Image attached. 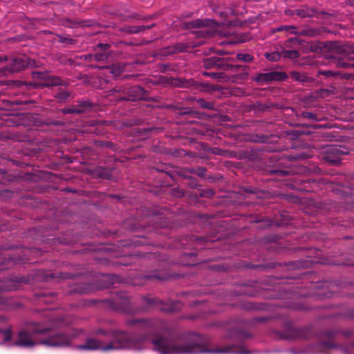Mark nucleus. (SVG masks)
<instances>
[{
	"mask_svg": "<svg viewBox=\"0 0 354 354\" xmlns=\"http://www.w3.org/2000/svg\"><path fill=\"white\" fill-rule=\"evenodd\" d=\"M50 295L55 296V292H51Z\"/></svg>",
	"mask_w": 354,
	"mask_h": 354,
	"instance_id": "c03bdc74",
	"label": "nucleus"
},
{
	"mask_svg": "<svg viewBox=\"0 0 354 354\" xmlns=\"http://www.w3.org/2000/svg\"><path fill=\"white\" fill-rule=\"evenodd\" d=\"M290 76L293 80L302 82H308L309 79L305 74L296 71L292 72Z\"/></svg>",
	"mask_w": 354,
	"mask_h": 354,
	"instance_id": "b1692460",
	"label": "nucleus"
},
{
	"mask_svg": "<svg viewBox=\"0 0 354 354\" xmlns=\"http://www.w3.org/2000/svg\"><path fill=\"white\" fill-rule=\"evenodd\" d=\"M322 74L324 75H326V76H329V75H333V73L330 71H323L321 72Z\"/></svg>",
	"mask_w": 354,
	"mask_h": 354,
	"instance_id": "ea45409f",
	"label": "nucleus"
},
{
	"mask_svg": "<svg viewBox=\"0 0 354 354\" xmlns=\"http://www.w3.org/2000/svg\"><path fill=\"white\" fill-rule=\"evenodd\" d=\"M202 44L201 41L189 43H180L177 44L176 50L179 52L187 51L189 48H194Z\"/></svg>",
	"mask_w": 354,
	"mask_h": 354,
	"instance_id": "aec40b11",
	"label": "nucleus"
},
{
	"mask_svg": "<svg viewBox=\"0 0 354 354\" xmlns=\"http://www.w3.org/2000/svg\"><path fill=\"white\" fill-rule=\"evenodd\" d=\"M345 336L354 337V330H347L344 333Z\"/></svg>",
	"mask_w": 354,
	"mask_h": 354,
	"instance_id": "58836bf2",
	"label": "nucleus"
},
{
	"mask_svg": "<svg viewBox=\"0 0 354 354\" xmlns=\"http://www.w3.org/2000/svg\"><path fill=\"white\" fill-rule=\"evenodd\" d=\"M92 106L93 104L90 101H82L73 108L63 109L62 113L64 114L83 113L88 111Z\"/></svg>",
	"mask_w": 354,
	"mask_h": 354,
	"instance_id": "2eb2a0df",
	"label": "nucleus"
},
{
	"mask_svg": "<svg viewBox=\"0 0 354 354\" xmlns=\"http://www.w3.org/2000/svg\"><path fill=\"white\" fill-rule=\"evenodd\" d=\"M70 94L68 92L66 91H60L57 94V98L61 101V102H63V101H65L68 99V97H69Z\"/></svg>",
	"mask_w": 354,
	"mask_h": 354,
	"instance_id": "7c9ffc66",
	"label": "nucleus"
},
{
	"mask_svg": "<svg viewBox=\"0 0 354 354\" xmlns=\"http://www.w3.org/2000/svg\"><path fill=\"white\" fill-rule=\"evenodd\" d=\"M198 102V104L203 108H205L207 109H213V104L209 102H206L203 99H200Z\"/></svg>",
	"mask_w": 354,
	"mask_h": 354,
	"instance_id": "2f4dec72",
	"label": "nucleus"
},
{
	"mask_svg": "<svg viewBox=\"0 0 354 354\" xmlns=\"http://www.w3.org/2000/svg\"><path fill=\"white\" fill-rule=\"evenodd\" d=\"M34 80H41L39 83L41 86L53 87L59 85H66L64 81L57 76L49 75L47 71H34L32 73Z\"/></svg>",
	"mask_w": 354,
	"mask_h": 354,
	"instance_id": "9b49d317",
	"label": "nucleus"
},
{
	"mask_svg": "<svg viewBox=\"0 0 354 354\" xmlns=\"http://www.w3.org/2000/svg\"><path fill=\"white\" fill-rule=\"evenodd\" d=\"M145 277L147 279H156L161 280V281L166 279L165 277L161 276L160 274H158V273H155V274H151V275H146Z\"/></svg>",
	"mask_w": 354,
	"mask_h": 354,
	"instance_id": "72a5a7b5",
	"label": "nucleus"
},
{
	"mask_svg": "<svg viewBox=\"0 0 354 354\" xmlns=\"http://www.w3.org/2000/svg\"><path fill=\"white\" fill-rule=\"evenodd\" d=\"M281 55L283 57L295 59L299 57V53L295 50H283Z\"/></svg>",
	"mask_w": 354,
	"mask_h": 354,
	"instance_id": "a878e982",
	"label": "nucleus"
},
{
	"mask_svg": "<svg viewBox=\"0 0 354 354\" xmlns=\"http://www.w3.org/2000/svg\"><path fill=\"white\" fill-rule=\"evenodd\" d=\"M124 324L134 330L99 327L75 348L105 353L123 350L142 352L151 344L158 354H248L246 348L234 344L210 348L209 339L197 333L164 334L160 331L161 323L158 319L128 318Z\"/></svg>",
	"mask_w": 354,
	"mask_h": 354,
	"instance_id": "f257e3e1",
	"label": "nucleus"
},
{
	"mask_svg": "<svg viewBox=\"0 0 354 354\" xmlns=\"http://www.w3.org/2000/svg\"><path fill=\"white\" fill-rule=\"evenodd\" d=\"M276 335L279 339L286 340L306 338L307 337L305 328H297L291 325H287L283 330L277 331Z\"/></svg>",
	"mask_w": 354,
	"mask_h": 354,
	"instance_id": "f8f14e48",
	"label": "nucleus"
},
{
	"mask_svg": "<svg viewBox=\"0 0 354 354\" xmlns=\"http://www.w3.org/2000/svg\"><path fill=\"white\" fill-rule=\"evenodd\" d=\"M295 13L301 17H310V14L308 13V10L303 8L295 10Z\"/></svg>",
	"mask_w": 354,
	"mask_h": 354,
	"instance_id": "473e14b6",
	"label": "nucleus"
},
{
	"mask_svg": "<svg viewBox=\"0 0 354 354\" xmlns=\"http://www.w3.org/2000/svg\"><path fill=\"white\" fill-rule=\"evenodd\" d=\"M16 260L10 254H6V251L0 250V270L7 269L10 268L11 262H15Z\"/></svg>",
	"mask_w": 354,
	"mask_h": 354,
	"instance_id": "f3484780",
	"label": "nucleus"
},
{
	"mask_svg": "<svg viewBox=\"0 0 354 354\" xmlns=\"http://www.w3.org/2000/svg\"><path fill=\"white\" fill-rule=\"evenodd\" d=\"M334 46L336 47L337 55L333 56V62L339 68H354V44Z\"/></svg>",
	"mask_w": 354,
	"mask_h": 354,
	"instance_id": "39448f33",
	"label": "nucleus"
},
{
	"mask_svg": "<svg viewBox=\"0 0 354 354\" xmlns=\"http://www.w3.org/2000/svg\"><path fill=\"white\" fill-rule=\"evenodd\" d=\"M113 92H121L122 96L118 97V100L136 101L145 100L147 96V91L140 86H131L123 88H115Z\"/></svg>",
	"mask_w": 354,
	"mask_h": 354,
	"instance_id": "6e6552de",
	"label": "nucleus"
},
{
	"mask_svg": "<svg viewBox=\"0 0 354 354\" xmlns=\"http://www.w3.org/2000/svg\"><path fill=\"white\" fill-rule=\"evenodd\" d=\"M295 29H296V28H295V27H294V26H284V27H283V28H279V30H291V32H295L294 31V30H295Z\"/></svg>",
	"mask_w": 354,
	"mask_h": 354,
	"instance_id": "e433bc0d",
	"label": "nucleus"
},
{
	"mask_svg": "<svg viewBox=\"0 0 354 354\" xmlns=\"http://www.w3.org/2000/svg\"><path fill=\"white\" fill-rule=\"evenodd\" d=\"M108 57V55L106 52L95 53V55L87 54L84 55L85 59H88L89 61H92L93 59L97 61H103L106 59Z\"/></svg>",
	"mask_w": 354,
	"mask_h": 354,
	"instance_id": "412c9836",
	"label": "nucleus"
},
{
	"mask_svg": "<svg viewBox=\"0 0 354 354\" xmlns=\"http://www.w3.org/2000/svg\"><path fill=\"white\" fill-rule=\"evenodd\" d=\"M25 277H13L0 281V295L6 291H12L19 288V284L26 283ZM0 305L2 309L9 310L18 306L17 301L11 298H6L0 295Z\"/></svg>",
	"mask_w": 354,
	"mask_h": 354,
	"instance_id": "7ed1b4c3",
	"label": "nucleus"
},
{
	"mask_svg": "<svg viewBox=\"0 0 354 354\" xmlns=\"http://www.w3.org/2000/svg\"><path fill=\"white\" fill-rule=\"evenodd\" d=\"M143 302L146 305L145 310L150 308H156L161 311L173 312L179 310L182 307V304L178 301L163 302L160 299L151 297H143Z\"/></svg>",
	"mask_w": 354,
	"mask_h": 354,
	"instance_id": "0eeeda50",
	"label": "nucleus"
},
{
	"mask_svg": "<svg viewBox=\"0 0 354 354\" xmlns=\"http://www.w3.org/2000/svg\"><path fill=\"white\" fill-rule=\"evenodd\" d=\"M304 116L306 118H308V119H316V115L314 113H310V112L304 113Z\"/></svg>",
	"mask_w": 354,
	"mask_h": 354,
	"instance_id": "f704fd0d",
	"label": "nucleus"
},
{
	"mask_svg": "<svg viewBox=\"0 0 354 354\" xmlns=\"http://www.w3.org/2000/svg\"><path fill=\"white\" fill-rule=\"evenodd\" d=\"M97 176L100 178L111 179V176H112L111 170H109L108 169H105V168L100 167L97 170Z\"/></svg>",
	"mask_w": 354,
	"mask_h": 354,
	"instance_id": "4be33fe9",
	"label": "nucleus"
},
{
	"mask_svg": "<svg viewBox=\"0 0 354 354\" xmlns=\"http://www.w3.org/2000/svg\"><path fill=\"white\" fill-rule=\"evenodd\" d=\"M62 39V42H65V43H70L71 44L72 41H73V39H66V38H61Z\"/></svg>",
	"mask_w": 354,
	"mask_h": 354,
	"instance_id": "a19ab883",
	"label": "nucleus"
},
{
	"mask_svg": "<svg viewBox=\"0 0 354 354\" xmlns=\"http://www.w3.org/2000/svg\"><path fill=\"white\" fill-rule=\"evenodd\" d=\"M212 151L214 154H217V155H223L224 154V151L218 147L214 148Z\"/></svg>",
	"mask_w": 354,
	"mask_h": 354,
	"instance_id": "c9c22d12",
	"label": "nucleus"
},
{
	"mask_svg": "<svg viewBox=\"0 0 354 354\" xmlns=\"http://www.w3.org/2000/svg\"><path fill=\"white\" fill-rule=\"evenodd\" d=\"M98 47L103 50H106V48H109V45L107 44H100Z\"/></svg>",
	"mask_w": 354,
	"mask_h": 354,
	"instance_id": "4c0bfd02",
	"label": "nucleus"
},
{
	"mask_svg": "<svg viewBox=\"0 0 354 354\" xmlns=\"http://www.w3.org/2000/svg\"><path fill=\"white\" fill-rule=\"evenodd\" d=\"M326 154L324 159L333 165H337L341 162V156L347 153V151L345 148L334 145L330 146L326 149Z\"/></svg>",
	"mask_w": 354,
	"mask_h": 354,
	"instance_id": "4468645a",
	"label": "nucleus"
},
{
	"mask_svg": "<svg viewBox=\"0 0 354 354\" xmlns=\"http://www.w3.org/2000/svg\"><path fill=\"white\" fill-rule=\"evenodd\" d=\"M189 112H190V111H184V112H183L182 113H183V114H187V113H189Z\"/></svg>",
	"mask_w": 354,
	"mask_h": 354,
	"instance_id": "37998d69",
	"label": "nucleus"
},
{
	"mask_svg": "<svg viewBox=\"0 0 354 354\" xmlns=\"http://www.w3.org/2000/svg\"><path fill=\"white\" fill-rule=\"evenodd\" d=\"M311 156L308 153H306L305 152H301V153H297L296 156H289V158L290 160H292V159H295V160H297V159H300V160H304V159H306V158H310Z\"/></svg>",
	"mask_w": 354,
	"mask_h": 354,
	"instance_id": "c756f323",
	"label": "nucleus"
},
{
	"mask_svg": "<svg viewBox=\"0 0 354 354\" xmlns=\"http://www.w3.org/2000/svg\"><path fill=\"white\" fill-rule=\"evenodd\" d=\"M248 337H249V334L248 333L241 332L237 330L231 331L227 335L228 339L238 342H242L245 338Z\"/></svg>",
	"mask_w": 354,
	"mask_h": 354,
	"instance_id": "a211bd4d",
	"label": "nucleus"
},
{
	"mask_svg": "<svg viewBox=\"0 0 354 354\" xmlns=\"http://www.w3.org/2000/svg\"><path fill=\"white\" fill-rule=\"evenodd\" d=\"M111 305L115 310L127 314H134L137 310L131 305L129 296L126 292H119L111 301Z\"/></svg>",
	"mask_w": 354,
	"mask_h": 354,
	"instance_id": "1a4fd4ad",
	"label": "nucleus"
},
{
	"mask_svg": "<svg viewBox=\"0 0 354 354\" xmlns=\"http://www.w3.org/2000/svg\"><path fill=\"white\" fill-rule=\"evenodd\" d=\"M236 58L239 61H243L245 62H250L252 59V56L248 53H238L236 55Z\"/></svg>",
	"mask_w": 354,
	"mask_h": 354,
	"instance_id": "cd10ccee",
	"label": "nucleus"
},
{
	"mask_svg": "<svg viewBox=\"0 0 354 354\" xmlns=\"http://www.w3.org/2000/svg\"><path fill=\"white\" fill-rule=\"evenodd\" d=\"M335 332L328 330L326 333V339L322 340L314 348L315 353H324L330 349L339 348L343 354H352L354 343L351 345L340 346L334 342Z\"/></svg>",
	"mask_w": 354,
	"mask_h": 354,
	"instance_id": "423d86ee",
	"label": "nucleus"
},
{
	"mask_svg": "<svg viewBox=\"0 0 354 354\" xmlns=\"http://www.w3.org/2000/svg\"><path fill=\"white\" fill-rule=\"evenodd\" d=\"M276 172L280 173L282 176L288 175L289 171L287 170L275 171Z\"/></svg>",
	"mask_w": 354,
	"mask_h": 354,
	"instance_id": "79ce46f5",
	"label": "nucleus"
},
{
	"mask_svg": "<svg viewBox=\"0 0 354 354\" xmlns=\"http://www.w3.org/2000/svg\"><path fill=\"white\" fill-rule=\"evenodd\" d=\"M214 22L210 19H196L188 22L183 23V28L185 29L196 28L191 34L190 38L196 37L198 39L212 37L214 35L212 26Z\"/></svg>",
	"mask_w": 354,
	"mask_h": 354,
	"instance_id": "20e7f679",
	"label": "nucleus"
},
{
	"mask_svg": "<svg viewBox=\"0 0 354 354\" xmlns=\"http://www.w3.org/2000/svg\"><path fill=\"white\" fill-rule=\"evenodd\" d=\"M153 26H154V24H152L150 26H132L131 28L130 32H131L133 33H138L140 31L145 30L146 29L151 28Z\"/></svg>",
	"mask_w": 354,
	"mask_h": 354,
	"instance_id": "bb28decb",
	"label": "nucleus"
},
{
	"mask_svg": "<svg viewBox=\"0 0 354 354\" xmlns=\"http://www.w3.org/2000/svg\"><path fill=\"white\" fill-rule=\"evenodd\" d=\"M92 290L89 286L86 284H79L77 285L73 289V292L80 293V294H86L90 292Z\"/></svg>",
	"mask_w": 354,
	"mask_h": 354,
	"instance_id": "5701e85b",
	"label": "nucleus"
},
{
	"mask_svg": "<svg viewBox=\"0 0 354 354\" xmlns=\"http://www.w3.org/2000/svg\"><path fill=\"white\" fill-rule=\"evenodd\" d=\"M46 316L48 319L45 322L28 323L18 332L17 339L14 342H10L12 337L10 328H0V335L3 338L0 345L8 344L9 346L31 348L41 344L50 347H65L71 345L75 340L80 339L84 335V331L79 329L62 332L59 329L64 324L62 319L48 313ZM6 320L5 317L0 315V322Z\"/></svg>",
	"mask_w": 354,
	"mask_h": 354,
	"instance_id": "f03ea898",
	"label": "nucleus"
},
{
	"mask_svg": "<svg viewBox=\"0 0 354 354\" xmlns=\"http://www.w3.org/2000/svg\"><path fill=\"white\" fill-rule=\"evenodd\" d=\"M287 78V75L283 72L272 71L266 73H261L257 77L259 82L279 81Z\"/></svg>",
	"mask_w": 354,
	"mask_h": 354,
	"instance_id": "dca6fc26",
	"label": "nucleus"
},
{
	"mask_svg": "<svg viewBox=\"0 0 354 354\" xmlns=\"http://www.w3.org/2000/svg\"><path fill=\"white\" fill-rule=\"evenodd\" d=\"M34 62L26 56H19L12 59L8 68H3L0 71L1 75H6L7 71L15 73L24 70L28 66H32Z\"/></svg>",
	"mask_w": 354,
	"mask_h": 354,
	"instance_id": "9d476101",
	"label": "nucleus"
},
{
	"mask_svg": "<svg viewBox=\"0 0 354 354\" xmlns=\"http://www.w3.org/2000/svg\"><path fill=\"white\" fill-rule=\"evenodd\" d=\"M281 56H282L281 53L280 54L278 52H272L270 53H266V57L268 60L276 62L278 61Z\"/></svg>",
	"mask_w": 354,
	"mask_h": 354,
	"instance_id": "c85d7f7f",
	"label": "nucleus"
},
{
	"mask_svg": "<svg viewBox=\"0 0 354 354\" xmlns=\"http://www.w3.org/2000/svg\"><path fill=\"white\" fill-rule=\"evenodd\" d=\"M3 60V58L0 57V62Z\"/></svg>",
	"mask_w": 354,
	"mask_h": 354,
	"instance_id": "a18cd8bd",
	"label": "nucleus"
},
{
	"mask_svg": "<svg viewBox=\"0 0 354 354\" xmlns=\"http://www.w3.org/2000/svg\"><path fill=\"white\" fill-rule=\"evenodd\" d=\"M203 75L213 79L223 80L226 78V75L223 72H204Z\"/></svg>",
	"mask_w": 354,
	"mask_h": 354,
	"instance_id": "393cba45",
	"label": "nucleus"
},
{
	"mask_svg": "<svg viewBox=\"0 0 354 354\" xmlns=\"http://www.w3.org/2000/svg\"><path fill=\"white\" fill-rule=\"evenodd\" d=\"M124 64H115L106 68L107 73H111L113 76L117 77L120 75L124 70Z\"/></svg>",
	"mask_w": 354,
	"mask_h": 354,
	"instance_id": "6ab92c4d",
	"label": "nucleus"
},
{
	"mask_svg": "<svg viewBox=\"0 0 354 354\" xmlns=\"http://www.w3.org/2000/svg\"><path fill=\"white\" fill-rule=\"evenodd\" d=\"M203 66L207 69L217 68L223 71L233 70L238 67L236 65L229 64L224 58L216 57H211L209 58L205 59L203 61Z\"/></svg>",
	"mask_w": 354,
	"mask_h": 354,
	"instance_id": "ddd939ff",
	"label": "nucleus"
}]
</instances>
